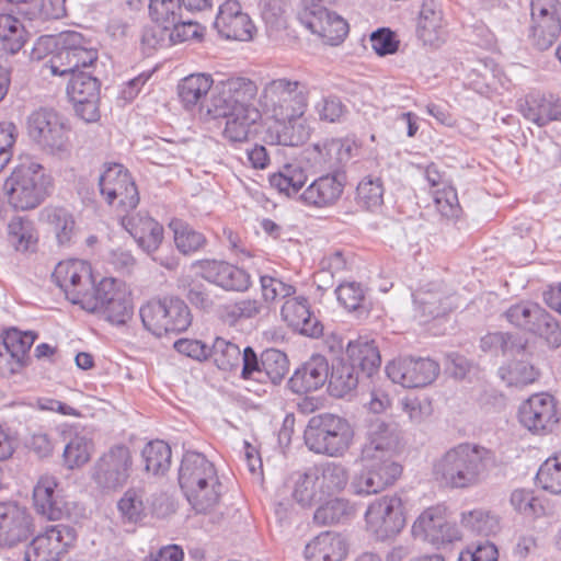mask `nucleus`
<instances>
[{"instance_id":"c756f323","label":"nucleus","mask_w":561,"mask_h":561,"mask_svg":"<svg viewBox=\"0 0 561 561\" xmlns=\"http://www.w3.org/2000/svg\"><path fill=\"white\" fill-rule=\"evenodd\" d=\"M214 118H226L224 137L231 144H241L255 134V125L261 118L257 108L229 111L225 115H211Z\"/></svg>"},{"instance_id":"f8f14e48","label":"nucleus","mask_w":561,"mask_h":561,"mask_svg":"<svg viewBox=\"0 0 561 561\" xmlns=\"http://www.w3.org/2000/svg\"><path fill=\"white\" fill-rule=\"evenodd\" d=\"M76 530L68 525H54L37 535L26 547V561H58L75 545Z\"/></svg>"},{"instance_id":"864d4df0","label":"nucleus","mask_w":561,"mask_h":561,"mask_svg":"<svg viewBox=\"0 0 561 561\" xmlns=\"http://www.w3.org/2000/svg\"><path fill=\"white\" fill-rule=\"evenodd\" d=\"M67 93L73 103H82V100L100 98V82L88 72H78L71 76L67 85Z\"/></svg>"},{"instance_id":"f3484780","label":"nucleus","mask_w":561,"mask_h":561,"mask_svg":"<svg viewBox=\"0 0 561 561\" xmlns=\"http://www.w3.org/2000/svg\"><path fill=\"white\" fill-rule=\"evenodd\" d=\"M192 267L198 271V275L206 282L220 287L226 291H247L251 286L250 274L227 261L197 260Z\"/></svg>"},{"instance_id":"ddd939ff","label":"nucleus","mask_w":561,"mask_h":561,"mask_svg":"<svg viewBox=\"0 0 561 561\" xmlns=\"http://www.w3.org/2000/svg\"><path fill=\"white\" fill-rule=\"evenodd\" d=\"M53 277L72 304L85 306L94 280L90 265L81 260L59 262Z\"/></svg>"},{"instance_id":"4d7b16f0","label":"nucleus","mask_w":561,"mask_h":561,"mask_svg":"<svg viewBox=\"0 0 561 561\" xmlns=\"http://www.w3.org/2000/svg\"><path fill=\"white\" fill-rule=\"evenodd\" d=\"M182 5L180 0H150L149 14L151 20L163 31L170 30L181 19Z\"/></svg>"},{"instance_id":"6e6d98bb","label":"nucleus","mask_w":561,"mask_h":561,"mask_svg":"<svg viewBox=\"0 0 561 561\" xmlns=\"http://www.w3.org/2000/svg\"><path fill=\"white\" fill-rule=\"evenodd\" d=\"M353 513V507L345 499L334 497L320 505L314 514L313 520L318 525H331L341 523Z\"/></svg>"},{"instance_id":"f704fd0d","label":"nucleus","mask_w":561,"mask_h":561,"mask_svg":"<svg viewBox=\"0 0 561 561\" xmlns=\"http://www.w3.org/2000/svg\"><path fill=\"white\" fill-rule=\"evenodd\" d=\"M413 297L416 316L423 322L446 314L453 307L450 298L438 288L421 289Z\"/></svg>"},{"instance_id":"6ab92c4d","label":"nucleus","mask_w":561,"mask_h":561,"mask_svg":"<svg viewBox=\"0 0 561 561\" xmlns=\"http://www.w3.org/2000/svg\"><path fill=\"white\" fill-rule=\"evenodd\" d=\"M520 424L534 434L551 433L559 422L557 403L548 393H536L522 403L518 410Z\"/></svg>"},{"instance_id":"603ef678","label":"nucleus","mask_w":561,"mask_h":561,"mask_svg":"<svg viewBox=\"0 0 561 561\" xmlns=\"http://www.w3.org/2000/svg\"><path fill=\"white\" fill-rule=\"evenodd\" d=\"M536 481L552 494H561V450L547 458L538 469Z\"/></svg>"},{"instance_id":"bb28decb","label":"nucleus","mask_w":561,"mask_h":561,"mask_svg":"<svg viewBox=\"0 0 561 561\" xmlns=\"http://www.w3.org/2000/svg\"><path fill=\"white\" fill-rule=\"evenodd\" d=\"M344 183L337 174L328 173L313 181L299 194V201L307 206L327 208L341 198Z\"/></svg>"},{"instance_id":"bf43d9fd","label":"nucleus","mask_w":561,"mask_h":561,"mask_svg":"<svg viewBox=\"0 0 561 561\" xmlns=\"http://www.w3.org/2000/svg\"><path fill=\"white\" fill-rule=\"evenodd\" d=\"M461 524L470 531L482 536L494 534L500 527L497 516L482 508L462 513Z\"/></svg>"},{"instance_id":"f03ea898","label":"nucleus","mask_w":561,"mask_h":561,"mask_svg":"<svg viewBox=\"0 0 561 561\" xmlns=\"http://www.w3.org/2000/svg\"><path fill=\"white\" fill-rule=\"evenodd\" d=\"M179 483L197 513L210 511L219 501L217 471L214 463L201 453L184 454L179 470Z\"/></svg>"},{"instance_id":"69168bd1","label":"nucleus","mask_w":561,"mask_h":561,"mask_svg":"<svg viewBox=\"0 0 561 561\" xmlns=\"http://www.w3.org/2000/svg\"><path fill=\"white\" fill-rule=\"evenodd\" d=\"M48 220L53 225L60 245L70 243L75 233V219L65 208H53L48 211Z\"/></svg>"},{"instance_id":"412c9836","label":"nucleus","mask_w":561,"mask_h":561,"mask_svg":"<svg viewBox=\"0 0 561 561\" xmlns=\"http://www.w3.org/2000/svg\"><path fill=\"white\" fill-rule=\"evenodd\" d=\"M300 23L312 34L322 38L324 44L339 45L348 33V24L339 14L324 5L314 11L298 13Z\"/></svg>"},{"instance_id":"8fccbe9b","label":"nucleus","mask_w":561,"mask_h":561,"mask_svg":"<svg viewBox=\"0 0 561 561\" xmlns=\"http://www.w3.org/2000/svg\"><path fill=\"white\" fill-rule=\"evenodd\" d=\"M240 347L222 337H216L209 347V357L221 370H232L239 367L241 360Z\"/></svg>"},{"instance_id":"7ed1b4c3","label":"nucleus","mask_w":561,"mask_h":561,"mask_svg":"<svg viewBox=\"0 0 561 561\" xmlns=\"http://www.w3.org/2000/svg\"><path fill=\"white\" fill-rule=\"evenodd\" d=\"M53 180L44 167L35 161L16 165L4 182L9 204L16 210L38 207L49 194Z\"/></svg>"},{"instance_id":"f257e3e1","label":"nucleus","mask_w":561,"mask_h":561,"mask_svg":"<svg viewBox=\"0 0 561 561\" xmlns=\"http://www.w3.org/2000/svg\"><path fill=\"white\" fill-rule=\"evenodd\" d=\"M494 465L493 453L480 445L460 443L442 454L433 463L437 481L451 489L480 485Z\"/></svg>"},{"instance_id":"de8ad7c7","label":"nucleus","mask_w":561,"mask_h":561,"mask_svg":"<svg viewBox=\"0 0 561 561\" xmlns=\"http://www.w3.org/2000/svg\"><path fill=\"white\" fill-rule=\"evenodd\" d=\"M530 30L534 45L540 50L548 49L560 35V14L531 20Z\"/></svg>"},{"instance_id":"c9c22d12","label":"nucleus","mask_w":561,"mask_h":561,"mask_svg":"<svg viewBox=\"0 0 561 561\" xmlns=\"http://www.w3.org/2000/svg\"><path fill=\"white\" fill-rule=\"evenodd\" d=\"M308 181V173L300 162L287 163L270 176V184L287 197L298 196Z\"/></svg>"},{"instance_id":"dca6fc26","label":"nucleus","mask_w":561,"mask_h":561,"mask_svg":"<svg viewBox=\"0 0 561 561\" xmlns=\"http://www.w3.org/2000/svg\"><path fill=\"white\" fill-rule=\"evenodd\" d=\"M34 531L33 518L18 501H0V547L12 548L27 540Z\"/></svg>"},{"instance_id":"680f3d73","label":"nucleus","mask_w":561,"mask_h":561,"mask_svg":"<svg viewBox=\"0 0 561 561\" xmlns=\"http://www.w3.org/2000/svg\"><path fill=\"white\" fill-rule=\"evenodd\" d=\"M92 443L84 436L76 435L65 446L62 458L68 469L80 468L91 458Z\"/></svg>"},{"instance_id":"5fc2aeb1","label":"nucleus","mask_w":561,"mask_h":561,"mask_svg":"<svg viewBox=\"0 0 561 561\" xmlns=\"http://www.w3.org/2000/svg\"><path fill=\"white\" fill-rule=\"evenodd\" d=\"M383 183L380 178L365 176L356 187V201L362 207L374 210L383 203Z\"/></svg>"},{"instance_id":"a211bd4d","label":"nucleus","mask_w":561,"mask_h":561,"mask_svg":"<svg viewBox=\"0 0 561 561\" xmlns=\"http://www.w3.org/2000/svg\"><path fill=\"white\" fill-rule=\"evenodd\" d=\"M387 376L404 388H420L432 383L439 374V365L430 358L403 357L386 366Z\"/></svg>"},{"instance_id":"aec40b11","label":"nucleus","mask_w":561,"mask_h":561,"mask_svg":"<svg viewBox=\"0 0 561 561\" xmlns=\"http://www.w3.org/2000/svg\"><path fill=\"white\" fill-rule=\"evenodd\" d=\"M214 26L222 38L249 42L255 26L237 0H226L219 5Z\"/></svg>"},{"instance_id":"774afa93","label":"nucleus","mask_w":561,"mask_h":561,"mask_svg":"<svg viewBox=\"0 0 561 561\" xmlns=\"http://www.w3.org/2000/svg\"><path fill=\"white\" fill-rule=\"evenodd\" d=\"M106 319L115 324H124L133 313V304L127 293L118 294L112 301L99 308Z\"/></svg>"},{"instance_id":"2f4dec72","label":"nucleus","mask_w":561,"mask_h":561,"mask_svg":"<svg viewBox=\"0 0 561 561\" xmlns=\"http://www.w3.org/2000/svg\"><path fill=\"white\" fill-rule=\"evenodd\" d=\"M266 136L272 144L296 147L309 138L310 128L301 118H274Z\"/></svg>"},{"instance_id":"0e129e2a","label":"nucleus","mask_w":561,"mask_h":561,"mask_svg":"<svg viewBox=\"0 0 561 561\" xmlns=\"http://www.w3.org/2000/svg\"><path fill=\"white\" fill-rule=\"evenodd\" d=\"M480 346L484 352H492L497 354H513L524 350L525 345L517 343L516 339L511 333L493 332L484 335L481 339Z\"/></svg>"},{"instance_id":"7c9ffc66","label":"nucleus","mask_w":561,"mask_h":561,"mask_svg":"<svg viewBox=\"0 0 561 561\" xmlns=\"http://www.w3.org/2000/svg\"><path fill=\"white\" fill-rule=\"evenodd\" d=\"M397 444V435L389 425L381 421L373 422L368 428L367 442L362 448L360 460L392 457Z\"/></svg>"},{"instance_id":"c85d7f7f","label":"nucleus","mask_w":561,"mask_h":561,"mask_svg":"<svg viewBox=\"0 0 561 561\" xmlns=\"http://www.w3.org/2000/svg\"><path fill=\"white\" fill-rule=\"evenodd\" d=\"M347 554L345 538L334 531H323L305 548L307 561H342Z\"/></svg>"},{"instance_id":"4c0bfd02","label":"nucleus","mask_w":561,"mask_h":561,"mask_svg":"<svg viewBox=\"0 0 561 561\" xmlns=\"http://www.w3.org/2000/svg\"><path fill=\"white\" fill-rule=\"evenodd\" d=\"M210 75L195 73L181 80L178 85V93L184 107L191 110L197 105H203L207 93L213 87Z\"/></svg>"},{"instance_id":"c03bdc74","label":"nucleus","mask_w":561,"mask_h":561,"mask_svg":"<svg viewBox=\"0 0 561 561\" xmlns=\"http://www.w3.org/2000/svg\"><path fill=\"white\" fill-rule=\"evenodd\" d=\"M146 493L141 488H129L117 502L124 524H138L147 516Z\"/></svg>"},{"instance_id":"3c124183","label":"nucleus","mask_w":561,"mask_h":561,"mask_svg":"<svg viewBox=\"0 0 561 561\" xmlns=\"http://www.w3.org/2000/svg\"><path fill=\"white\" fill-rule=\"evenodd\" d=\"M142 458L147 471L154 474L165 472L171 465V448L163 440L149 442L142 449Z\"/></svg>"},{"instance_id":"79ce46f5","label":"nucleus","mask_w":561,"mask_h":561,"mask_svg":"<svg viewBox=\"0 0 561 561\" xmlns=\"http://www.w3.org/2000/svg\"><path fill=\"white\" fill-rule=\"evenodd\" d=\"M36 337L37 334L32 331L22 332L16 329L7 331L4 336L0 339V350L3 357L9 356L22 366Z\"/></svg>"},{"instance_id":"2eb2a0df","label":"nucleus","mask_w":561,"mask_h":561,"mask_svg":"<svg viewBox=\"0 0 561 561\" xmlns=\"http://www.w3.org/2000/svg\"><path fill=\"white\" fill-rule=\"evenodd\" d=\"M99 187L110 205L117 201V206L124 210L135 209L139 203L137 186L122 164L108 165L99 178Z\"/></svg>"},{"instance_id":"9d476101","label":"nucleus","mask_w":561,"mask_h":561,"mask_svg":"<svg viewBox=\"0 0 561 561\" xmlns=\"http://www.w3.org/2000/svg\"><path fill=\"white\" fill-rule=\"evenodd\" d=\"M27 133L46 152L58 153L67 149L68 129L62 117L53 110L33 112L27 118Z\"/></svg>"},{"instance_id":"0eeeda50","label":"nucleus","mask_w":561,"mask_h":561,"mask_svg":"<svg viewBox=\"0 0 561 561\" xmlns=\"http://www.w3.org/2000/svg\"><path fill=\"white\" fill-rule=\"evenodd\" d=\"M139 314L146 330L159 337L181 333L192 323L190 308L178 297L152 299L140 308Z\"/></svg>"},{"instance_id":"e2e57ef3","label":"nucleus","mask_w":561,"mask_h":561,"mask_svg":"<svg viewBox=\"0 0 561 561\" xmlns=\"http://www.w3.org/2000/svg\"><path fill=\"white\" fill-rule=\"evenodd\" d=\"M8 237L10 243L18 251H27L35 245L37 238L30 220L16 218L8 225Z\"/></svg>"},{"instance_id":"37998d69","label":"nucleus","mask_w":561,"mask_h":561,"mask_svg":"<svg viewBox=\"0 0 561 561\" xmlns=\"http://www.w3.org/2000/svg\"><path fill=\"white\" fill-rule=\"evenodd\" d=\"M173 231L176 249L184 255L195 253L207 244L206 237L181 219H172L169 224Z\"/></svg>"},{"instance_id":"b1692460","label":"nucleus","mask_w":561,"mask_h":561,"mask_svg":"<svg viewBox=\"0 0 561 561\" xmlns=\"http://www.w3.org/2000/svg\"><path fill=\"white\" fill-rule=\"evenodd\" d=\"M282 319L288 327L309 337H319L323 332L322 323L311 312L309 301L304 296H290L280 309Z\"/></svg>"},{"instance_id":"ea45409f","label":"nucleus","mask_w":561,"mask_h":561,"mask_svg":"<svg viewBox=\"0 0 561 561\" xmlns=\"http://www.w3.org/2000/svg\"><path fill=\"white\" fill-rule=\"evenodd\" d=\"M328 389L332 397L343 398L351 394L358 385V374L354 364L337 360L332 365L328 378Z\"/></svg>"},{"instance_id":"393cba45","label":"nucleus","mask_w":561,"mask_h":561,"mask_svg":"<svg viewBox=\"0 0 561 561\" xmlns=\"http://www.w3.org/2000/svg\"><path fill=\"white\" fill-rule=\"evenodd\" d=\"M366 516L370 524L380 528L385 535L399 533L404 524L402 501L399 496H382L367 508Z\"/></svg>"},{"instance_id":"e433bc0d","label":"nucleus","mask_w":561,"mask_h":561,"mask_svg":"<svg viewBox=\"0 0 561 561\" xmlns=\"http://www.w3.org/2000/svg\"><path fill=\"white\" fill-rule=\"evenodd\" d=\"M520 112L528 121L545 126L561 117V104L552 98L531 95L520 104Z\"/></svg>"},{"instance_id":"6e6552de","label":"nucleus","mask_w":561,"mask_h":561,"mask_svg":"<svg viewBox=\"0 0 561 561\" xmlns=\"http://www.w3.org/2000/svg\"><path fill=\"white\" fill-rule=\"evenodd\" d=\"M503 316L514 328L538 335L553 347L561 345V327L539 304L523 300L510 306Z\"/></svg>"},{"instance_id":"338daca9","label":"nucleus","mask_w":561,"mask_h":561,"mask_svg":"<svg viewBox=\"0 0 561 561\" xmlns=\"http://www.w3.org/2000/svg\"><path fill=\"white\" fill-rule=\"evenodd\" d=\"M261 312V304L256 299H240L224 309L222 318L230 325L237 324L241 320H248L256 317Z\"/></svg>"},{"instance_id":"473e14b6","label":"nucleus","mask_w":561,"mask_h":561,"mask_svg":"<svg viewBox=\"0 0 561 561\" xmlns=\"http://www.w3.org/2000/svg\"><path fill=\"white\" fill-rule=\"evenodd\" d=\"M319 480L324 500L342 492L350 481L346 466L335 461H322L312 466Z\"/></svg>"},{"instance_id":"5701e85b","label":"nucleus","mask_w":561,"mask_h":561,"mask_svg":"<svg viewBox=\"0 0 561 561\" xmlns=\"http://www.w3.org/2000/svg\"><path fill=\"white\" fill-rule=\"evenodd\" d=\"M121 224L148 255H153L163 241V226L148 214H127Z\"/></svg>"},{"instance_id":"39448f33","label":"nucleus","mask_w":561,"mask_h":561,"mask_svg":"<svg viewBox=\"0 0 561 561\" xmlns=\"http://www.w3.org/2000/svg\"><path fill=\"white\" fill-rule=\"evenodd\" d=\"M308 100L309 89L306 83L278 78L264 84L259 95V105L272 118H301Z\"/></svg>"},{"instance_id":"72a5a7b5","label":"nucleus","mask_w":561,"mask_h":561,"mask_svg":"<svg viewBox=\"0 0 561 561\" xmlns=\"http://www.w3.org/2000/svg\"><path fill=\"white\" fill-rule=\"evenodd\" d=\"M291 496L302 507H310L324 501L322 491L319 489L318 476L313 467L305 471H297L291 474Z\"/></svg>"},{"instance_id":"4be33fe9","label":"nucleus","mask_w":561,"mask_h":561,"mask_svg":"<svg viewBox=\"0 0 561 561\" xmlns=\"http://www.w3.org/2000/svg\"><path fill=\"white\" fill-rule=\"evenodd\" d=\"M354 141L329 139L307 148L305 159L317 171L336 170L353 157Z\"/></svg>"},{"instance_id":"423d86ee","label":"nucleus","mask_w":561,"mask_h":561,"mask_svg":"<svg viewBox=\"0 0 561 561\" xmlns=\"http://www.w3.org/2000/svg\"><path fill=\"white\" fill-rule=\"evenodd\" d=\"M54 42V50L49 59L53 75L67 76L82 72L98 60V50L92 42L78 32H66L56 39H41L38 46Z\"/></svg>"},{"instance_id":"cd10ccee","label":"nucleus","mask_w":561,"mask_h":561,"mask_svg":"<svg viewBox=\"0 0 561 561\" xmlns=\"http://www.w3.org/2000/svg\"><path fill=\"white\" fill-rule=\"evenodd\" d=\"M416 34L425 46L438 47L445 41L443 12L435 0H424L419 20Z\"/></svg>"},{"instance_id":"a18cd8bd","label":"nucleus","mask_w":561,"mask_h":561,"mask_svg":"<svg viewBox=\"0 0 561 561\" xmlns=\"http://www.w3.org/2000/svg\"><path fill=\"white\" fill-rule=\"evenodd\" d=\"M335 294L339 302L350 312H356L357 317L368 314L369 305L366 299V289L360 283H342L336 287Z\"/></svg>"},{"instance_id":"052dcab7","label":"nucleus","mask_w":561,"mask_h":561,"mask_svg":"<svg viewBox=\"0 0 561 561\" xmlns=\"http://www.w3.org/2000/svg\"><path fill=\"white\" fill-rule=\"evenodd\" d=\"M500 376L508 387L522 388L538 378V370L527 362L518 360L500 368Z\"/></svg>"},{"instance_id":"4468645a","label":"nucleus","mask_w":561,"mask_h":561,"mask_svg":"<svg viewBox=\"0 0 561 561\" xmlns=\"http://www.w3.org/2000/svg\"><path fill=\"white\" fill-rule=\"evenodd\" d=\"M414 538L439 547L461 538L455 523L447 519L446 508L439 505L424 510L412 525Z\"/></svg>"},{"instance_id":"1a4fd4ad","label":"nucleus","mask_w":561,"mask_h":561,"mask_svg":"<svg viewBox=\"0 0 561 561\" xmlns=\"http://www.w3.org/2000/svg\"><path fill=\"white\" fill-rule=\"evenodd\" d=\"M256 94L257 87L255 82L248 78L236 77L220 81L216 85V92L211 94L207 113L209 115H225L229 111L255 108L252 101Z\"/></svg>"},{"instance_id":"58836bf2","label":"nucleus","mask_w":561,"mask_h":561,"mask_svg":"<svg viewBox=\"0 0 561 561\" xmlns=\"http://www.w3.org/2000/svg\"><path fill=\"white\" fill-rule=\"evenodd\" d=\"M347 355L351 364L359 366L368 376L376 371L381 363L379 348L374 340L359 337L347 344Z\"/></svg>"},{"instance_id":"13d9d810","label":"nucleus","mask_w":561,"mask_h":561,"mask_svg":"<svg viewBox=\"0 0 561 561\" xmlns=\"http://www.w3.org/2000/svg\"><path fill=\"white\" fill-rule=\"evenodd\" d=\"M0 39L5 50L18 53L25 43L22 23L10 14H0Z\"/></svg>"},{"instance_id":"a878e982","label":"nucleus","mask_w":561,"mask_h":561,"mask_svg":"<svg viewBox=\"0 0 561 561\" xmlns=\"http://www.w3.org/2000/svg\"><path fill=\"white\" fill-rule=\"evenodd\" d=\"M329 363L322 355H313L295 370L289 378L288 388L297 394L317 391L328 381Z\"/></svg>"},{"instance_id":"09e8293b","label":"nucleus","mask_w":561,"mask_h":561,"mask_svg":"<svg viewBox=\"0 0 561 561\" xmlns=\"http://www.w3.org/2000/svg\"><path fill=\"white\" fill-rule=\"evenodd\" d=\"M373 463H363V470L356 474L352 482L351 488L356 495H370L383 491L387 488V482L393 476L379 477L374 472Z\"/></svg>"},{"instance_id":"49530a36","label":"nucleus","mask_w":561,"mask_h":561,"mask_svg":"<svg viewBox=\"0 0 561 561\" xmlns=\"http://www.w3.org/2000/svg\"><path fill=\"white\" fill-rule=\"evenodd\" d=\"M262 382L278 385L289 369L287 355L276 348H267L261 353Z\"/></svg>"},{"instance_id":"9b49d317","label":"nucleus","mask_w":561,"mask_h":561,"mask_svg":"<svg viewBox=\"0 0 561 561\" xmlns=\"http://www.w3.org/2000/svg\"><path fill=\"white\" fill-rule=\"evenodd\" d=\"M133 457L125 445L112 446L95 461L92 471V480L95 484L107 491L123 488L131 471Z\"/></svg>"},{"instance_id":"a19ab883","label":"nucleus","mask_w":561,"mask_h":561,"mask_svg":"<svg viewBox=\"0 0 561 561\" xmlns=\"http://www.w3.org/2000/svg\"><path fill=\"white\" fill-rule=\"evenodd\" d=\"M57 483L54 479L43 478L34 488L33 499L36 512L50 520L60 519L64 512L55 497Z\"/></svg>"},{"instance_id":"20e7f679","label":"nucleus","mask_w":561,"mask_h":561,"mask_svg":"<svg viewBox=\"0 0 561 561\" xmlns=\"http://www.w3.org/2000/svg\"><path fill=\"white\" fill-rule=\"evenodd\" d=\"M354 431L350 422L336 414L312 416L305 430V444L314 454L343 457L352 445Z\"/></svg>"}]
</instances>
